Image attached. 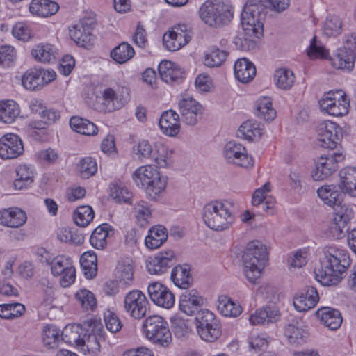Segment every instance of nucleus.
Listing matches in <instances>:
<instances>
[{
  "mask_svg": "<svg viewBox=\"0 0 356 356\" xmlns=\"http://www.w3.org/2000/svg\"><path fill=\"white\" fill-rule=\"evenodd\" d=\"M320 145L332 151L321 155L315 162V168L312 177L315 181H321L331 176L337 169L338 163L343 161L345 156L342 152H334L339 145L343 137L341 128L331 121H324L318 128Z\"/></svg>",
  "mask_w": 356,
  "mask_h": 356,
  "instance_id": "f257e3e1",
  "label": "nucleus"
},
{
  "mask_svg": "<svg viewBox=\"0 0 356 356\" xmlns=\"http://www.w3.org/2000/svg\"><path fill=\"white\" fill-rule=\"evenodd\" d=\"M351 260L348 252L336 245H326L320 257V264L314 270L315 278L323 286L339 284L343 279Z\"/></svg>",
  "mask_w": 356,
  "mask_h": 356,
  "instance_id": "f03ea898",
  "label": "nucleus"
},
{
  "mask_svg": "<svg viewBox=\"0 0 356 356\" xmlns=\"http://www.w3.org/2000/svg\"><path fill=\"white\" fill-rule=\"evenodd\" d=\"M266 8L262 3L252 1L245 3L241 15L244 36L236 35L233 38L236 49L245 50L248 42L253 40L252 36L259 38L263 35Z\"/></svg>",
  "mask_w": 356,
  "mask_h": 356,
  "instance_id": "7ed1b4c3",
  "label": "nucleus"
},
{
  "mask_svg": "<svg viewBox=\"0 0 356 356\" xmlns=\"http://www.w3.org/2000/svg\"><path fill=\"white\" fill-rule=\"evenodd\" d=\"M202 218L206 225L215 231L227 229L234 222V204L232 202L213 201L202 209Z\"/></svg>",
  "mask_w": 356,
  "mask_h": 356,
  "instance_id": "20e7f679",
  "label": "nucleus"
},
{
  "mask_svg": "<svg viewBox=\"0 0 356 356\" xmlns=\"http://www.w3.org/2000/svg\"><path fill=\"white\" fill-rule=\"evenodd\" d=\"M267 260L266 248L260 241H253L247 245L243 254V273L250 283H257Z\"/></svg>",
  "mask_w": 356,
  "mask_h": 356,
  "instance_id": "39448f33",
  "label": "nucleus"
},
{
  "mask_svg": "<svg viewBox=\"0 0 356 356\" xmlns=\"http://www.w3.org/2000/svg\"><path fill=\"white\" fill-rule=\"evenodd\" d=\"M137 186L143 187L151 200H156L167 186V177L161 175L157 168L147 165L137 168L132 175Z\"/></svg>",
  "mask_w": 356,
  "mask_h": 356,
  "instance_id": "423d86ee",
  "label": "nucleus"
},
{
  "mask_svg": "<svg viewBox=\"0 0 356 356\" xmlns=\"http://www.w3.org/2000/svg\"><path fill=\"white\" fill-rule=\"evenodd\" d=\"M199 13L206 24L222 27L232 20L234 8L227 0H207L201 6Z\"/></svg>",
  "mask_w": 356,
  "mask_h": 356,
  "instance_id": "0eeeda50",
  "label": "nucleus"
},
{
  "mask_svg": "<svg viewBox=\"0 0 356 356\" xmlns=\"http://www.w3.org/2000/svg\"><path fill=\"white\" fill-rule=\"evenodd\" d=\"M146 337L162 347H168L172 342V334L168 322L161 316L153 315L143 323Z\"/></svg>",
  "mask_w": 356,
  "mask_h": 356,
  "instance_id": "6e6552de",
  "label": "nucleus"
},
{
  "mask_svg": "<svg viewBox=\"0 0 356 356\" xmlns=\"http://www.w3.org/2000/svg\"><path fill=\"white\" fill-rule=\"evenodd\" d=\"M195 321L197 332L202 340L214 342L220 337V324L211 311L200 309L196 314Z\"/></svg>",
  "mask_w": 356,
  "mask_h": 356,
  "instance_id": "1a4fd4ad",
  "label": "nucleus"
},
{
  "mask_svg": "<svg viewBox=\"0 0 356 356\" xmlns=\"http://www.w3.org/2000/svg\"><path fill=\"white\" fill-rule=\"evenodd\" d=\"M42 261L51 266L54 276H61L60 282L62 286L68 287L74 282L76 270L70 257L58 255L51 259L42 255Z\"/></svg>",
  "mask_w": 356,
  "mask_h": 356,
  "instance_id": "9d476101",
  "label": "nucleus"
},
{
  "mask_svg": "<svg viewBox=\"0 0 356 356\" xmlns=\"http://www.w3.org/2000/svg\"><path fill=\"white\" fill-rule=\"evenodd\" d=\"M319 105L321 111L336 117L346 115L350 106L345 92L339 90L324 93Z\"/></svg>",
  "mask_w": 356,
  "mask_h": 356,
  "instance_id": "9b49d317",
  "label": "nucleus"
},
{
  "mask_svg": "<svg viewBox=\"0 0 356 356\" xmlns=\"http://www.w3.org/2000/svg\"><path fill=\"white\" fill-rule=\"evenodd\" d=\"M334 209L333 218L330 224V229L334 238H343L350 229V222L353 218V209L346 204L340 203Z\"/></svg>",
  "mask_w": 356,
  "mask_h": 356,
  "instance_id": "f8f14e48",
  "label": "nucleus"
},
{
  "mask_svg": "<svg viewBox=\"0 0 356 356\" xmlns=\"http://www.w3.org/2000/svg\"><path fill=\"white\" fill-rule=\"evenodd\" d=\"M191 38L192 32L190 26L179 24L175 25L171 30L163 35V42L168 50L175 51L188 44Z\"/></svg>",
  "mask_w": 356,
  "mask_h": 356,
  "instance_id": "ddd939ff",
  "label": "nucleus"
},
{
  "mask_svg": "<svg viewBox=\"0 0 356 356\" xmlns=\"http://www.w3.org/2000/svg\"><path fill=\"white\" fill-rule=\"evenodd\" d=\"M56 74L54 70L44 69H29L23 75L22 83L29 90L41 89L56 79Z\"/></svg>",
  "mask_w": 356,
  "mask_h": 356,
  "instance_id": "4468645a",
  "label": "nucleus"
},
{
  "mask_svg": "<svg viewBox=\"0 0 356 356\" xmlns=\"http://www.w3.org/2000/svg\"><path fill=\"white\" fill-rule=\"evenodd\" d=\"M223 156L227 163L241 168H251L254 164L252 157L248 154L245 147L235 141H229L225 144Z\"/></svg>",
  "mask_w": 356,
  "mask_h": 356,
  "instance_id": "2eb2a0df",
  "label": "nucleus"
},
{
  "mask_svg": "<svg viewBox=\"0 0 356 356\" xmlns=\"http://www.w3.org/2000/svg\"><path fill=\"white\" fill-rule=\"evenodd\" d=\"M148 305L145 295L139 290L129 291L124 299L125 312L136 319H140L146 315Z\"/></svg>",
  "mask_w": 356,
  "mask_h": 356,
  "instance_id": "dca6fc26",
  "label": "nucleus"
},
{
  "mask_svg": "<svg viewBox=\"0 0 356 356\" xmlns=\"http://www.w3.org/2000/svg\"><path fill=\"white\" fill-rule=\"evenodd\" d=\"M86 332L83 336V347L92 353H96L100 350V339H103L102 325L97 321H85Z\"/></svg>",
  "mask_w": 356,
  "mask_h": 356,
  "instance_id": "f3484780",
  "label": "nucleus"
},
{
  "mask_svg": "<svg viewBox=\"0 0 356 356\" xmlns=\"http://www.w3.org/2000/svg\"><path fill=\"white\" fill-rule=\"evenodd\" d=\"M178 106L182 121L188 125H195L202 117V106L192 97L181 99Z\"/></svg>",
  "mask_w": 356,
  "mask_h": 356,
  "instance_id": "a211bd4d",
  "label": "nucleus"
},
{
  "mask_svg": "<svg viewBox=\"0 0 356 356\" xmlns=\"http://www.w3.org/2000/svg\"><path fill=\"white\" fill-rule=\"evenodd\" d=\"M147 291L151 300L156 305L170 309L175 305V298L172 291L160 282L149 284Z\"/></svg>",
  "mask_w": 356,
  "mask_h": 356,
  "instance_id": "6ab92c4d",
  "label": "nucleus"
},
{
  "mask_svg": "<svg viewBox=\"0 0 356 356\" xmlns=\"http://www.w3.org/2000/svg\"><path fill=\"white\" fill-rule=\"evenodd\" d=\"M174 261L175 254L172 250L160 252L154 257H148L146 268L152 275H162L173 266Z\"/></svg>",
  "mask_w": 356,
  "mask_h": 356,
  "instance_id": "aec40b11",
  "label": "nucleus"
},
{
  "mask_svg": "<svg viewBox=\"0 0 356 356\" xmlns=\"http://www.w3.org/2000/svg\"><path fill=\"white\" fill-rule=\"evenodd\" d=\"M23 152L24 145L17 135L9 133L0 138V156L2 159H15Z\"/></svg>",
  "mask_w": 356,
  "mask_h": 356,
  "instance_id": "412c9836",
  "label": "nucleus"
},
{
  "mask_svg": "<svg viewBox=\"0 0 356 356\" xmlns=\"http://www.w3.org/2000/svg\"><path fill=\"white\" fill-rule=\"evenodd\" d=\"M204 305V298L196 289L188 290L179 298V309L188 316H192L200 311Z\"/></svg>",
  "mask_w": 356,
  "mask_h": 356,
  "instance_id": "4be33fe9",
  "label": "nucleus"
},
{
  "mask_svg": "<svg viewBox=\"0 0 356 356\" xmlns=\"http://www.w3.org/2000/svg\"><path fill=\"white\" fill-rule=\"evenodd\" d=\"M329 60L333 67L350 72L354 68L355 54L353 49L343 47L337 49L336 54L330 57Z\"/></svg>",
  "mask_w": 356,
  "mask_h": 356,
  "instance_id": "5701e85b",
  "label": "nucleus"
},
{
  "mask_svg": "<svg viewBox=\"0 0 356 356\" xmlns=\"http://www.w3.org/2000/svg\"><path fill=\"white\" fill-rule=\"evenodd\" d=\"M319 300L317 290L314 286H306L302 292L295 297L293 305L296 310L307 312L314 308Z\"/></svg>",
  "mask_w": 356,
  "mask_h": 356,
  "instance_id": "b1692460",
  "label": "nucleus"
},
{
  "mask_svg": "<svg viewBox=\"0 0 356 356\" xmlns=\"http://www.w3.org/2000/svg\"><path fill=\"white\" fill-rule=\"evenodd\" d=\"M94 26L92 23H88L83 20L70 29V35L78 45L87 47L90 45L92 35L91 31Z\"/></svg>",
  "mask_w": 356,
  "mask_h": 356,
  "instance_id": "393cba45",
  "label": "nucleus"
},
{
  "mask_svg": "<svg viewBox=\"0 0 356 356\" xmlns=\"http://www.w3.org/2000/svg\"><path fill=\"white\" fill-rule=\"evenodd\" d=\"M159 127L163 133L168 136H175L180 131L179 115L173 110L164 111L159 120Z\"/></svg>",
  "mask_w": 356,
  "mask_h": 356,
  "instance_id": "a878e982",
  "label": "nucleus"
},
{
  "mask_svg": "<svg viewBox=\"0 0 356 356\" xmlns=\"http://www.w3.org/2000/svg\"><path fill=\"white\" fill-rule=\"evenodd\" d=\"M321 323L331 330H336L341 325L343 319L341 312L336 309L324 307L316 312Z\"/></svg>",
  "mask_w": 356,
  "mask_h": 356,
  "instance_id": "bb28decb",
  "label": "nucleus"
},
{
  "mask_svg": "<svg viewBox=\"0 0 356 356\" xmlns=\"http://www.w3.org/2000/svg\"><path fill=\"white\" fill-rule=\"evenodd\" d=\"M161 79L168 83H180L184 77V71L175 63L169 60L161 62L158 66Z\"/></svg>",
  "mask_w": 356,
  "mask_h": 356,
  "instance_id": "cd10ccee",
  "label": "nucleus"
},
{
  "mask_svg": "<svg viewBox=\"0 0 356 356\" xmlns=\"http://www.w3.org/2000/svg\"><path fill=\"white\" fill-rule=\"evenodd\" d=\"M26 220V214L17 207H11L0 211V224L9 227H19Z\"/></svg>",
  "mask_w": 356,
  "mask_h": 356,
  "instance_id": "c85d7f7f",
  "label": "nucleus"
},
{
  "mask_svg": "<svg viewBox=\"0 0 356 356\" xmlns=\"http://www.w3.org/2000/svg\"><path fill=\"white\" fill-rule=\"evenodd\" d=\"M280 316L279 309L276 306L267 305L261 309L257 310L250 316L249 321L253 325H264L277 321Z\"/></svg>",
  "mask_w": 356,
  "mask_h": 356,
  "instance_id": "c756f323",
  "label": "nucleus"
},
{
  "mask_svg": "<svg viewBox=\"0 0 356 356\" xmlns=\"http://www.w3.org/2000/svg\"><path fill=\"white\" fill-rule=\"evenodd\" d=\"M234 71L235 77L243 83L251 81L257 72L254 65L245 58H238L235 62Z\"/></svg>",
  "mask_w": 356,
  "mask_h": 356,
  "instance_id": "7c9ffc66",
  "label": "nucleus"
},
{
  "mask_svg": "<svg viewBox=\"0 0 356 356\" xmlns=\"http://www.w3.org/2000/svg\"><path fill=\"white\" fill-rule=\"evenodd\" d=\"M85 332V321L82 325H67L62 331V341L79 348L83 347L82 339Z\"/></svg>",
  "mask_w": 356,
  "mask_h": 356,
  "instance_id": "2f4dec72",
  "label": "nucleus"
},
{
  "mask_svg": "<svg viewBox=\"0 0 356 356\" xmlns=\"http://www.w3.org/2000/svg\"><path fill=\"white\" fill-rule=\"evenodd\" d=\"M339 185H324L317 190L318 197L327 205L334 207L342 202V191Z\"/></svg>",
  "mask_w": 356,
  "mask_h": 356,
  "instance_id": "473e14b6",
  "label": "nucleus"
},
{
  "mask_svg": "<svg viewBox=\"0 0 356 356\" xmlns=\"http://www.w3.org/2000/svg\"><path fill=\"white\" fill-rule=\"evenodd\" d=\"M339 188L344 193L356 197V168L346 167L339 172Z\"/></svg>",
  "mask_w": 356,
  "mask_h": 356,
  "instance_id": "72a5a7b5",
  "label": "nucleus"
},
{
  "mask_svg": "<svg viewBox=\"0 0 356 356\" xmlns=\"http://www.w3.org/2000/svg\"><path fill=\"white\" fill-rule=\"evenodd\" d=\"M31 55L35 60L42 63H52L58 58V51L51 44H38L31 50Z\"/></svg>",
  "mask_w": 356,
  "mask_h": 356,
  "instance_id": "f704fd0d",
  "label": "nucleus"
},
{
  "mask_svg": "<svg viewBox=\"0 0 356 356\" xmlns=\"http://www.w3.org/2000/svg\"><path fill=\"white\" fill-rule=\"evenodd\" d=\"M171 280L179 289H188L193 282L189 266L184 264L175 266L171 273Z\"/></svg>",
  "mask_w": 356,
  "mask_h": 356,
  "instance_id": "c9c22d12",
  "label": "nucleus"
},
{
  "mask_svg": "<svg viewBox=\"0 0 356 356\" xmlns=\"http://www.w3.org/2000/svg\"><path fill=\"white\" fill-rule=\"evenodd\" d=\"M58 9V4L50 0H33L29 6L32 14L44 17L56 14Z\"/></svg>",
  "mask_w": 356,
  "mask_h": 356,
  "instance_id": "e433bc0d",
  "label": "nucleus"
},
{
  "mask_svg": "<svg viewBox=\"0 0 356 356\" xmlns=\"http://www.w3.org/2000/svg\"><path fill=\"white\" fill-rule=\"evenodd\" d=\"M168 232L165 227L162 225L152 227L148 232V235L145 238V243L149 249H156L166 241Z\"/></svg>",
  "mask_w": 356,
  "mask_h": 356,
  "instance_id": "4c0bfd02",
  "label": "nucleus"
},
{
  "mask_svg": "<svg viewBox=\"0 0 356 356\" xmlns=\"http://www.w3.org/2000/svg\"><path fill=\"white\" fill-rule=\"evenodd\" d=\"M113 229L108 223H103L98 226L92 233L90 243L92 247L97 250H103L106 247V238Z\"/></svg>",
  "mask_w": 356,
  "mask_h": 356,
  "instance_id": "58836bf2",
  "label": "nucleus"
},
{
  "mask_svg": "<svg viewBox=\"0 0 356 356\" xmlns=\"http://www.w3.org/2000/svg\"><path fill=\"white\" fill-rule=\"evenodd\" d=\"M217 309L222 315L227 317H236L242 312L241 306L226 296H219Z\"/></svg>",
  "mask_w": 356,
  "mask_h": 356,
  "instance_id": "ea45409f",
  "label": "nucleus"
},
{
  "mask_svg": "<svg viewBox=\"0 0 356 356\" xmlns=\"http://www.w3.org/2000/svg\"><path fill=\"white\" fill-rule=\"evenodd\" d=\"M42 341L46 348H56L62 341V332L54 325H47L42 330Z\"/></svg>",
  "mask_w": 356,
  "mask_h": 356,
  "instance_id": "a19ab883",
  "label": "nucleus"
},
{
  "mask_svg": "<svg viewBox=\"0 0 356 356\" xmlns=\"http://www.w3.org/2000/svg\"><path fill=\"white\" fill-rule=\"evenodd\" d=\"M274 81L278 88L289 90L294 85L296 76L292 70L287 68H280L275 72Z\"/></svg>",
  "mask_w": 356,
  "mask_h": 356,
  "instance_id": "79ce46f5",
  "label": "nucleus"
},
{
  "mask_svg": "<svg viewBox=\"0 0 356 356\" xmlns=\"http://www.w3.org/2000/svg\"><path fill=\"white\" fill-rule=\"evenodd\" d=\"M19 115L18 104L13 100L0 102V121L10 124Z\"/></svg>",
  "mask_w": 356,
  "mask_h": 356,
  "instance_id": "37998d69",
  "label": "nucleus"
},
{
  "mask_svg": "<svg viewBox=\"0 0 356 356\" xmlns=\"http://www.w3.org/2000/svg\"><path fill=\"white\" fill-rule=\"evenodd\" d=\"M80 264L87 279H92L97 273V257L94 252H86L80 258Z\"/></svg>",
  "mask_w": 356,
  "mask_h": 356,
  "instance_id": "c03bdc74",
  "label": "nucleus"
},
{
  "mask_svg": "<svg viewBox=\"0 0 356 356\" xmlns=\"http://www.w3.org/2000/svg\"><path fill=\"white\" fill-rule=\"evenodd\" d=\"M70 125L74 131L83 135L93 136L97 133V127L93 122L79 116L72 117Z\"/></svg>",
  "mask_w": 356,
  "mask_h": 356,
  "instance_id": "a18cd8bd",
  "label": "nucleus"
},
{
  "mask_svg": "<svg viewBox=\"0 0 356 356\" xmlns=\"http://www.w3.org/2000/svg\"><path fill=\"white\" fill-rule=\"evenodd\" d=\"M101 95L99 98L102 99V104L109 112L120 109L124 105L122 99L112 88H104Z\"/></svg>",
  "mask_w": 356,
  "mask_h": 356,
  "instance_id": "49530a36",
  "label": "nucleus"
},
{
  "mask_svg": "<svg viewBox=\"0 0 356 356\" xmlns=\"http://www.w3.org/2000/svg\"><path fill=\"white\" fill-rule=\"evenodd\" d=\"M135 51L128 42H123L115 47L110 53V56L118 63L123 64L131 60Z\"/></svg>",
  "mask_w": 356,
  "mask_h": 356,
  "instance_id": "de8ad7c7",
  "label": "nucleus"
},
{
  "mask_svg": "<svg viewBox=\"0 0 356 356\" xmlns=\"http://www.w3.org/2000/svg\"><path fill=\"white\" fill-rule=\"evenodd\" d=\"M256 114L258 118L266 120L272 121L276 116V111L272 107L270 97H263L256 102Z\"/></svg>",
  "mask_w": 356,
  "mask_h": 356,
  "instance_id": "09e8293b",
  "label": "nucleus"
},
{
  "mask_svg": "<svg viewBox=\"0 0 356 356\" xmlns=\"http://www.w3.org/2000/svg\"><path fill=\"white\" fill-rule=\"evenodd\" d=\"M110 195L118 202L132 204V193L122 183H112Z\"/></svg>",
  "mask_w": 356,
  "mask_h": 356,
  "instance_id": "8fccbe9b",
  "label": "nucleus"
},
{
  "mask_svg": "<svg viewBox=\"0 0 356 356\" xmlns=\"http://www.w3.org/2000/svg\"><path fill=\"white\" fill-rule=\"evenodd\" d=\"M25 312L24 305L18 302L3 304L0 305V317L13 319L21 316Z\"/></svg>",
  "mask_w": 356,
  "mask_h": 356,
  "instance_id": "3c124183",
  "label": "nucleus"
},
{
  "mask_svg": "<svg viewBox=\"0 0 356 356\" xmlns=\"http://www.w3.org/2000/svg\"><path fill=\"white\" fill-rule=\"evenodd\" d=\"M172 151L166 146L160 145L156 147V152L151 157L159 168H166L172 162L171 159Z\"/></svg>",
  "mask_w": 356,
  "mask_h": 356,
  "instance_id": "603ef678",
  "label": "nucleus"
},
{
  "mask_svg": "<svg viewBox=\"0 0 356 356\" xmlns=\"http://www.w3.org/2000/svg\"><path fill=\"white\" fill-rule=\"evenodd\" d=\"M94 218V211L91 207L83 205L79 207L75 211L74 219L75 223L80 227L87 226Z\"/></svg>",
  "mask_w": 356,
  "mask_h": 356,
  "instance_id": "864d4df0",
  "label": "nucleus"
},
{
  "mask_svg": "<svg viewBox=\"0 0 356 356\" xmlns=\"http://www.w3.org/2000/svg\"><path fill=\"white\" fill-rule=\"evenodd\" d=\"M171 327L175 336L179 339L187 337L191 331L188 321L179 316L171 318Z\"/></svg>",
  "mask_w": 356,
  "mask_h": 356,
  "instance_id": "5fc2aeb1",
  "label": "nucleus"
},
{
  "mask_svg": "<svg viewBox=\"0 0 356 356\" xmlns=\"http://www.w3.org/2000/svg\"><path fill=\"white\" fill-rule=\"evenodd\" d=\"M75 298L85 310L92 311L97 306L95 295L88 290H79L76 293Z\"/></svg>",
  "mask_w": 356,
  "mask_h": 356,
  "instance_id": "6e6d98bb",
  "label": "nucleus"
},
{
  "mask_svg": "<svg viewBox=\"0 0 356 356\" xmlns=\"http://www.w3.org/2000/svg\"><path fill=\"white\" fill-rule=\"evenodd\" d=\"M80 175L85 179H88L94 175L97 171V163L92 157H85L82 159L78 165Z\"/></svg>",
  "mask_w": 356,
  "mask_h": 356,
  "instance_id": "4d7b16f0",
  "label": "nucleus"
},
{
  "mask_svg": "<svg viewBox=\"0 0 356 356\" xmlns=\"http://www.w3.org/2000/svg\"><path fill=\"white\" fill-rule=\"evenodd\" d=\"M341 27L342 23L338 16L329 15L323 26V33L327 37L335 36L340 33Z\"/></svg>",
  "mask_w": 356,
  "mask_h": 356,
  "instance_id": "13d9d810",
  "label": "nucleus"
},
{
  "mask_svg": "<svg viewBox=\"0 0 356 356\" xmlns=\"http://www.w3.org/2000/svg\"><path fill=\"white\" fill-rule=\"evenodd\" d=\"M136 218L141 227H145L149 223L152 213L148 204L145 201H139L134 204Z\"/></svg>",
  "mask_w": 356,
  "mask_h": 356,
  "instance_id": "bf43d9fd",
  "label": "nucleus"
},
{
  "mask_svg": "<svg viewBox=\"0 0 356 356\" xmlns=\"http://www.w3.org/2000/svg\"><path fill=\"white\" fill-rule=\"evenodd\" d=\"M132 152L136 158L140 161L151 159L153 154V147L148 140H142L135 145Z\"/></svg>",
  "mask_w": 356,
  "mask_h": 356,
  "instance_id": "052dcab7",
  "label": "nucleus"
},
{
  "mask_svg": "<svg viewBox=\"0 0 356 356\" xmlns=\"http://www.w3.org/2000/svg\"><path fill=\"white\" fill-rule=\"evenodd\" d=\"M226 58L227 53L225 51L216 49L205 54L204 63L209 67H218L221 65Z\"/></svg>",
  "mask_w": 356,
  "mask_h": 356,
  "instance_id": "680f3d73",
  "label": "nucleus"
},
{
  "mask_svg": "<svg viewBox=\"0 0 356 356\" xmlns=\"http://www.w3.org/2000/svg\"><path fill=\"white\" fill-rule=\"evenodd\" d=\"M259 134V130L251 121L248 120L243 122L237 131V136L248 140H252Z\"/></svg>",
  "mask_w": 356,
  "mask_h": 356,
  "instance_id": "e2e57ef3",
  "label": "nucleus"
},
{
  "mask_svg": "<svg viewBox=\"0 0 356 356\" xmlns=\"http://www.w3.org/2000/svg\"><path fill=\"white\" fill-rule=\"evenodd\" d=\"M304 334L302 329L293 324H289L284 329V335L290 343H301L304 341Z\"/></svg>",
  "mask_w": 356,
  "mask_h": 356,
  "instance_id": "0e129e2a",
  "label": "nucleus"
},
{
  "mask_svg": "<svg viewBox=\"0 0 356 356\" xmlns=\"http://www.w3.org/2000/svg\"><path fill=\"white\" fill-rule=\"evenodd\" d=\"M104 319L106 327L112 333L118 332L122 327V323L119 318L111 310H107L104 314Z\"/></svg>",
  "mask_w": 356,
  "mask_h": 356,
  "instance_id": "69168bd1",
  "label": "nucleus"
},
{
  "mask_svg": "<svg viewBox=\"0 0 356 356\" xmlns=\"http://www.w3.org/2000/svg\"><path fill=\"white\" fill-rule=\"evenodd\" d=\"M307 54L312 58H326L328 51L323 46L317 44L316 38L314 36L311 41Z\"/></svg>",
  "mask_w": 356,
  "mask_h": 356,
  "instance_id": "338daca9",
  "label": "nucleus"
},
{
  "mask_svg": "<svg viewBox=\"0 0 356 356\" xmlns=\"http://www.w3.org/2000/svg\"><path fill=\"white\" fill-rule=\"evenodd\" d=\"M15 58V49L11 46H2L0 47V64L10 66Z\"/></svg>",
  "mask_w": 356,
  "mask_h": 356,
  "instance_id": "774afa93",
  "label": "nucleus"
}]
</instances>
